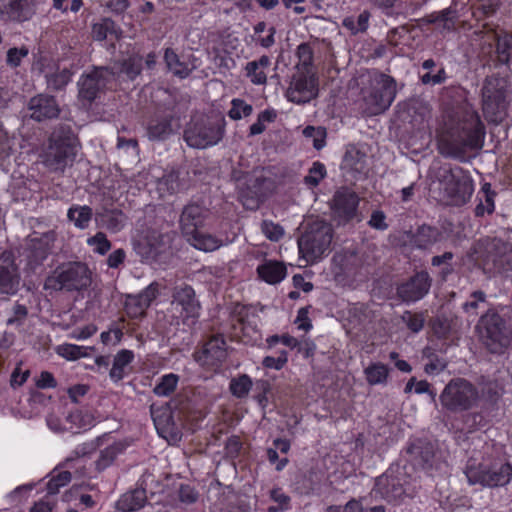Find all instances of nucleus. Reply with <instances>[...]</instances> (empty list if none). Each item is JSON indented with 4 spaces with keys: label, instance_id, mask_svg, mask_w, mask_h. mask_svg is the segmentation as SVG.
<instances>
[{
    "label": "nucleus",
    "instance_id": "25",
    "mask_svg": "<svg viewBox=\"0 0 512 512\" xmlns=\"http://www.w3.org/2000/svg\"><path fill=\"white\" fill-rule=\"evenodd\" d=\"M30 117L38 122L59 116L60 108L56 99L48 94H38L28 102Z\"/></svg>",
    "mask_w": 512,
    "mask_h": 512
},
{
    "label": "nucleus",
    "instance_id": "20",
    "mask_svg": "<svg viewBox=\"0 0 512 512\" xmlns=\"http://www.w3.org/2000/svg\"><path fill=\"white\" fill-rule=\"evenodd\" d=\"M359 196L351 189L342 187L333 196L331 210L338 224H347L357 217Z\"/></svg>",
    "mask_w": 512,
    "mask_h": 512
},
{
    "label": "nucleus",
    "instance_id": "64",
    "mask_svg": "<svg viewBox=\"0 0 512 512\" xmlns=\"http://www.w3.org/2000/svg\"><path fill=\"white\" fill-rule=\"evenodd\" d=\"M362 506L360 502L352 499L344 506L333 505L327 508V512H361Z\"/></svg>",
    "mask_w": 512,
    "mask_h": 512
},
{
    "label": "nucleus",
    "instance_id": "41",
    "mask_svg": "<svg viewBox=\"0 0 512 512\" xmlns=\"http://www.w3.org/2000/svg\"><path fill=\"white\" fill-rule=\"evenodd\" d=\"M366 380L370 385L383 384L386 382L389 368L383 363H372L364 370Z\"/></svg>",
    "mask_w": 512,
    "mask_h": 512
},
{
    "label": "nucleus",
    "instance_id": "23",
    "mask_svg": "<svg viewBox=\"0 0 512 512\" xmlns=\"http://www.w3.org/2000/svg\"><path fill=\"white\" fill-rule=\"evenodd\" d=\"M209 216V210L197 203L190 202L186 204L179 217V227L185 237L195 233L204 226L206 219Z\"/></svg>",
    "mask_w": 512,
    "mask_h": 512
},
{
    "label": "nucleus",
    "instance_id": "15",
    "mask_svg": "<svg viewBox=\"0 0 512 512\" xmlns=\"http://www.w3.org/2000/svg\"><path fill=\"white\" fill-rule=\"evenodd\" d=\"M232 177L237 183L239 199L243 206L250 210L257 209L264 196L262 185L265 179L237 171L232 173Z\"/></svg>",
    "mask_w": 512,
    "mask_h": 512
},
{
    "label": "nucleus",
    "instance_id": "59",
    "mask_svg": "<svg viewBox=\"0 0 512 512\" xmlns=\"http://www.w3.org/2000/svg\"><path fill=\"white\" fill-rule=\"evenodd\" d=\"M50 253V248L48 247L47 243H43L42 241H39L37 244L34 245L33 250L30 255V261L29 263L39 265L44 259L47 258L48 254Z\"/></svg>",
    "mask_w": 512,
    "mask_h": 512
},
{
    "label": "nucleus",
    "instance_id": "1",
    "mask_svg": "<svg viewBox=\"0 0 512 512\" xmlns=\"http://www.w3.org/2000/svg\"><path fill=\"white\" fill-rule=\"evenodd\" d=\"M485 127L478 113L471 109L447 115L438 133V150L445 157L463 159L470 150L480 149Z\"/></svg>",
    "mask_w": 512,
    "mask_h": 512
},
{
    "label": "nucleus",
    "instance_id": "28",
    "mask_svg": "<svg viewBox=\"0 0 512 512\" xmlns=\"http://www.w3.org/2000/svg\"><path fill=\"white\" fill-rule=\"evenodd\" d=\"M34 0H0V12L10 20L23 22L35 13Z\"/></svg>",
    "mask_w": 512,
    "mask_h": 512
},
{
    "label": "nucleus",
    "instance_id": "7",
    "mask_svg": "<svg viewBox=\"0 0 512 512\" xmlns=\"http://www.w3.org/2000/svg\"><path fill=\"white\" fill-rule=\"evenodd\" d=\"M477 327L481 342L490 353L503 354L510 346L511 331L495 310L490 309L482 315Z\"/></svg>",
    "mask_w": 512,
    "mask_h": 512
},
{
    "label": "nucleus",
    "instance_id": "18",
    "mask_svg": "<svg viewBox=\"0 0 512 512\" xmlns=\"http://www.w3.org/2000/svg\"><path fill=\"white\" fill-rule=\"evenodd\" d=\"M405 475L399 468H390L376 479L374 492L387 502H398L405 495Z\"/></svg>",
    "mask_w": 512,
    "mask_h": 512
},
{
    "label": "nucleus",
    "instance_id": "8",
    "mask_svg": "<svg viewBox=\"0 0 512 512\" xmlns=\"http://www.w3.org/2000/svg\"><path fill=\"white\" fill-rule=\"evenodd\" d=\"M396 93V81L393 77L383 73L375 75L363 98V113L375 116L385 112L394 101Z\"/></svg>",
    "mask_w": 512,
    "mask_h": 512
},
{
    "label": "nucleus",
    "instance_id": "12",
    "mask_svg": "<svg viewBox=\"0 0 512 512\" xmlns=\"http://www.w3.org/2000/svg\"><path fill=\"white\" fill-rule=\"evenodd\" d=\"M481 260L489 270L500 271L511 267L512 248L497 238L485 239L482 242Z\"/></svg>",
    "mask_w": 512,
    "mask_h": 512
},
{
    "label": "nucleus",
    "instance_id": "31",
    "mask_svg": "<svg viewBox=\"0 0 512 512\" xmlns=\"http://www.w3.org/2000/svg\"><path fill=\"white\" fill-rule=\"evenodd\" d=\"M147 501L146 490L136 488L123 494L116 503L120 512H132L141 509Z\"/></svg>",
    "mask_w": 512,
    "mask_h": 512
},
{
    "label": "nucleus",
    "instance_id": "22",
    "mask_svg": "<svg viewBox=\"0 0 512 512\" xmlns=\"http://www.w3.org/2000/svg\"><path fill=\"white\" fill-rule=\"evenodd\" d=\"M431 282L432 279L426 271L417 272L397 287V296L403 302H416L429 292Z\"/></svg>",
    "mask_w": 512,
    "mask_h": 512
},
{
    "label": "nucleus",
    "instance_id": "49",
    "mask_svg": "<svg viewBox=\"0 0 512 512\" xmlns=\"http://www.w3.org/2000/svg\"><path fill=\"white\" fill-rule=\"evenodd\" d=\"M326 176V168L321 162H314L304 177V183L310 187H316Z\"/></svg>",
    "mask_w": 512,
    "mask_h": 512
},
{
    "label": "nucleus",
    "instance_id": "51",
    "mask_svg": "<svg viewBox=\"0 0 512 512\" xmlns=\"http://www.w3.org/2000/svg\"><path fill=\"white\" fill-rule=\"evenodd\" d=\"M305 137L313 139V146L316 150H320L325 146L326 129L323 127L307 126L303 130Z\"/></svg>",
    "mask_w": 512,
    "mask_h": 512
},
{
    "label": "nucleus",
    "instance_id": "61",
    "mask_svg": "<svg viewBox=\"0 0 512 512\" xmlns=\"http://www.w3.org/2000/svg\"><path fill=\"white\" fill-rule=\"evenodd\" d=\"M428 357L430 362L427 363L424 367L426 373L432 374L435 372H441L446 369L448 362L445 359L439 358L435 354H430Z\"/></svg>",
    "mask_w": 512,
    "mask_h": 512
},
{
    "label": "nucleus",
    "instance_id": "52",
    "mask_svg": "<svg viewBox=\"0 0 512 512\" xmlns=\"http://www.w3.org/2000/svg\"><path fill=\"white\" fill-rule=\"evenodd\" d=\"M231 104H232V107L228 114H229V117L233 120H239L242 117H247V116L251 115V113L253 111L252 106L250 104H247L242 99H233Z\"/></svg>",
    "mask_w": 512,
    "mask_h": 512
},
{
    "label": "nucleus",
    "instance_id": "5",
    "mask_svg": "<svg viewBox=\"0 0 512 512\" xmlns=\"http://www.w3.org/2000/svg\"><path fill=\"white\" fill-rule=\"evenodd\" d=\"M224 132V118L199 116L190 121L184 130L183 137L188 146L205 149L221 141Z\"/></svg>",
    "mask_w": 512,
    "mask_h": 512
},
{
    "label": "nucleus",
    "instance_id": "13",
    "mask_svg": "<svg viewBox=\"0 0 512 512\" xmlns=\"http://www.w3.org/2000/svg\"><path fill=\"white\" fill-rule=\"evenodd\" d=\"M171 309L183 323L198 317L200 302L192 286L181 283L173 288Z\"/></svg>",
    "mask_w": 512,
    "mask_h": 512
},
{
    "label": "nucleus",
    "instance_id": "16",
    "mask_svg": "<svg viewBox=\"0 0 512 512\" xmlns=\"http://www.w3.org/2000/svg\"><path fill=\"white\" fill-rule=\"evenodd\" d=\"M470 484H481L487 487L504 486L512 478V465L502 464L499 468L488 469L486 467H468L465 471Z\"/></svg>",
    "mask_w": 512,
    "mask_h": 512
},
{
    "label": "nucleus",
    "instance_id": "2",
    "mask_svg": "<svg viewBox=\"0 0 512 512\" xmlns=\"http://www.w3.org/2000/svg\"><path fill=\"white\" fill-rule=\"evenodd\" d=\"M333 237L334 229L328 221L319 218L305 220L297 240L300 260L305 265L319 262L330 253Z\"/></svg>",
    "mask_w": 512,
    "mask_h": 512
},
{
    "label": "nucleus",
    "instance_id": "17",
    "mask_svg": "<svg viewBox=\"0 0 512 512\" xmlns=\"http://www.w3.org/2000/svg\"><path fill=\"white\" fill-rule=\"evenodd\" d=\"M151 416L158 434L169 443L175 444L182 438L181 423L174 419L172 408L169 404L150 407Z\"/></svg>",
    "mask_w": 512,
    "mask_h": 512
},
{
    "label": "nucleus",
    "instance_id": "19",
    "mask_svg": "<svg viewBox=\"0 0 512 512\" xmlns=\"http://www.w3.org/2000/svg\"><path fill=\"white\" fill-rule=\"evenodd\" d=\"M317 93V83L312 72L296 71L292 76L286 96L291 102L304 104L314 99Z\"/></svg>",
    "mask_w": 512,
    "mask_h": 512
},
{
    "label": "nucleus",
    "instance_id": "50",
    "mask_svg": "<svg viewBox=\"0 0 512 512\" xmlns=\"http://www.w3.org/2000/svg\"><path fill=\"white\" fill-rule=\"evenodd\" d=\"M72 475L69 471H62L56 476H53L47 483V492L49 495H55L59 492L61 487L70 483Z\"/></svg>",
    "mask_w": 512,
    "mask_h": 512
},
{
    "label": "nucleus",
    "instance_id": "45",
    "mask_svg": "<svg viewBox=\"0 0 512 512\" xmlns=\"http://www.w3.org/2000/svg\"><path fill=\"white\" fill-rule=\"evenodd\" d=\"M313 54V49L309 43H301L296 51V55L299 59L296 65V71H311Z\"/></svg>",
    "mask_w": 512,
    "mask_h": 512
},
{
    "label": "nucleus",
    "instance_id": "11",
    "mask_svg": "<svg viewBox=\"0 0 512 512\" xmlns=\"http://www.w3.org/2000/svg\"><path fill=\"white\" fill-rule=\"evenodd\" d=\"M181 127L180 116L176 111V102L171 99L157 106L146 127V135L151 141H165Z\"/></svg>",
    "mask_w": 512,
    "mask_h": 512
},
{
    "label": "nucleus",
    "instance_id": "35",
    "mask_svg": "<svg viewBox=\"0 0 512 512\" xmlns=\"http://www.w3.org/2000/svg\"><path fill=\"white\" fill-rule=\"evenodd\" d=\"M186 238L193 247L205 252H212L222 246L221 239L211 234L202 233L199 230L188 235Z\"/></svg>",
    "mask_w": 512,
    "mask_h": 512
},
{
    "label": "nucleus",
    "instance_id": "58",
    "mask_svg": "<svg viewBox=\"0 0 512 512\" xmlns=\"http://www.w3.org/2000/svg\"><path fill=\"white\" fill-rule=\"evenodd\" d=\"M52 6L56 10L66 13L71 11L77 13L83 6L82 0H52Z\"/></svg>",
    "mask_w": 512,
    "mask_h": 512
},
{
    "label": "nucleus",
    "instance_id": "10",
    "mask_svg": "<svg viewBox=\"0 0 512 512\" xmlns=\"http://www.w3.org/2000/svg\"><path fill=\"white\" fill-rule=\"evenodd\" d=\"M477 388L464 378H454L443 389L441 405L451 412H461L474 406L478 400Z\"/></svg>",
    "mask_w": 512,
    "mask_h": 512
},
{
    "label": "nucleus",
    "instance_id": "54",
    "mask_svg": "<svg viewBox=\"0 0 512 512\" xmlns=\"http://www.w3.org/2000/svg\"><path fill=\"white\" fill-rule=\"evenodd\" d=\"M87 244L94 248L100 255L106 254L111 249V242L103 232H98L93 237L87 239Z\"/></svg>",
    "mask_w": 512,
    "mask_h": 512
},
{
    "label": "nucleus",
    "instance_id": "38",
    "mask_svg": "<svg viewBox=\"0 0 512 512\" xmlns=\"http://www.w3.org/2000/svg\"><path fill=\"white\" fill-rule=\"evenodd\" d=\"M181 189V182L179 178V172L172 170L165 173L157 181V190L161 195L168 194L172 195L179 192Z\"/></svg>",
    "mask_w": 512,
    "mask_h": 512
},
{
    "label": "nucleus",
    "instance_id": "46",
    "mask_svg": "<svg viewBox=\"0 0 512 512\" xmlns=\"http://www.w3.org/2000/svg\"><path fill=\"white\" fill-rule=\"evenodd\" d=\"M178 381L179 377L176 374L164 375L154 387L153 392L158 396H169L175 391Z\"/></svg>",
    "mask_w": 512,
    "mask_h": 512
},
{
    "label": "nucleus",
    "instance_id": "24",
    "mask_svg": "<svg viewBox=\"0 0 512 512\" xmlns=\"http://www.w3.org/2000/svg\"><path fill=\"white\" fill-rule=\"evenodd\" d=\"M20 274L14 255L9 251L0 254V293L15 294L18 290Z\"/></svg>",
    "mask_w": 512,
    "mask_h": 512
},
{
    "label": "nucleus",
    "instance_id": "21",
    "mask_svg": "<svg viewBox=\"0 0 512 512\" xmlns=\"http://www.w3.org/2000/svg\"><path fill=\"white\" fill-rule=\"evenodd\" d=\"M227 358V347L222 335L209 338L202 349L194 353V359L202 366L219 367Z\"/></svg>",
    "mask_w": 512,
    "mask_h": 512
},
{
    "label": "nucleus",
    "instance_id": "27",
    "mask_svg": "<svg viewBox=\"0 0 512 512\" xmlns=\"http://www.w3.org/2000/svg\"><path fill=\"white\" fill-rule=\"evenodd\" d=\"M407 454L409 455V461L414 467L422 470H428L432 467L435 453L431 443L416 440L408 446Z\"/></svg>",
    "mask_w": 512,
    "mask_h": 512
},
{
    "label": "nucleus",
    "instance_id": "40",
    "mask_svg": "<svg viewBox=\"0 0 512 512\" xmlns=\"http://www.w3.org/2000/svg\"><path fill=\"white\" fill-rule=\"evenodd\" d=\"M100 224L112 232L120 231L124 225L126 217L119 210L106 211L99 215Z\"/></svg>",
    "mask_w": 512,
    "mask_h": 512
},
{
    "label": "nucleus",
    "instance_id": "26",
    "mask_svg": "<svg viewBox=\"0 0 512 512\" xmlns=\"http://www.w3.org/2000/svg\"><path fill=\"white\" fill-rule=\"evenodd\" d=\"M157 295V283H151L137 295H128L125 301V310L127 315L131 318L142 317L152 301L156 299Z\"/></svg>",
    "mask_w": 512,
    "mask_h": 512
},
{
    "label": "nucleus",
    "instance_id": "9",
    "mask_svg": "<svg viewBox=\"0 0 512 512\" xmlns=\"http://www.w3.org/2000/svg\"><path fill=\"white\" fill-rule=\"evenodd\" d=\"M91 283L88 267L79 262L68 263L56 269L52 275L46 278L44 288L46 290H81Z\"/></svg>",
    "mask_w": 512,
    "mask_h": 512
},
{
    "label": "nucleus",
    "instance_id": "30",
    "mask_svg": "<svg viewBox=\"0 0 512 512\" xmlns=\"http://www.w3.org/2000/svg\"><path fill=\"white\" fill-rule=\"evenodd\" d=\"M341 169L354 178L367 173V155L354 145H348L341 162Z\"/></svg>",
    "mask_w": 512,
    "mask_h": 512
},
{
    "label": "nucleus",
    "instance_id": "48",
    "mask_svg": "<svg viewBox=\"0 0 512 512\" xmlns=\"http://www.w3.org/2000/svg\"><path fill=\"white\" fill-rule=\"evenodd\" d=\"M401 319L406 324L408 329H410L414 333H418L424 327L425 313H413L411 311H405L402 314Z\"/></svg>",
    "mask_w": 512,
    "mask_h": 512
},
{
    "label": "nucleus",
    "instance_id": "60",
    "mask_svg": "<svg viewBox=\"0 0 512 512\" xmlns=\"http://www.w3.org/2000/svg\"><path fill=\"white\" fill-rule=\"evenodd\" d=\"M28 55V48L21 47V48H10L7 51V64L11 67H17L20 65V62L22 58L26 57Z\"/></svg>",
    "mask_w": 512,
    "mask_h": 512
},
{
    "label": "nucleus",
    "instance_id": "14",
    "mask_svg": "<svg viewBox=\"0 0 512 512\" xmlns=\"http://www.w3.org/2000/svg\"><path fill=\"white\" fill-rule=\"evenodd\" d=\"M115 71L107 66L95 67L91 72L83 75L78 83L79 97L92 102L108 84L115 81Z\"/></svg>",
    "mask_w": 512,
    "mask_h": 512
},
{
    "label": "nucleus",
    "instance_id": "57",
    "mask_svg": "<svg viewBox=\"0 0 512 512\" xmlns=\"http://www.w3.org/2000/svg\"><path fill=\"white\" fill-rule=\"evenodd\" d=\"M12 316H10L6 324L7 326H21L28 316V309L25 305L16 303L12 309Z\"/></svg>",
    "mask_w": 512,
    "mask_h": 512
},
{
    "label": "nucleus",
    "instance_id": "53",
    "mask_svg": "<svg viewBox=\"0 0 512 512\" xmlns=\"http://www.w3.org/2000/svg\"><path fill=\"white\" fill-rule=\"evenodd\" d=\"M454 258V254L450 251L444 252L442 255L433 256L431 259V264L434 267L443 266L441 271L442 277L445 278L447 275L453 272L452 260Z\"/></svg>",
    "mask_w": 512,
    "mask_h": 512
},
{
    "label": "nucleus",
    "instance_id": "56",
    "mask_svg": "<svg viewBox=\"0 0 512 512\" xmlns=\"http://www.w3.org/2000/svg\"><path fill=\"white\" fill-rule=\"evenodd\" d=\"M263 234L271 241H278L284 235V229L279 224L264 220L261 224Z\"/></svg>",
    "mask_w": 512,
    "mask_h": 512
},
{
    "label": "nucleus",
    "instance_id": "44",
    "mask_svg": "<svg viewBox=\"0 0 512 512\" xmlns=\"http://www.w3.org/2000/svg\"><path fill=\"white\" fill-rule=\"evenodd\" d=\"M123 451V445L121 443H115L107 448H105L103 451H101V454L96 461V468L101 471L109 467L116 457Z\"/></svg>",
    "mask_w": 512,
    "mask_h": 512
},
{
    "label": "nucleus",
    "instance_id": "37",
    "mask_svg": "<svg viewBox=\"0 0 512 512\" xmlns=\"http://www.w3.org/2000/svg\"><path fill=\"white\" fill-rule=\"evenodd\" d=\"M134 358V354L130 350L119 351L113 360V366L110 370V377L113 381L118 382L124 377V369L128 366Z\"/></svg>",
    "mask_w": 512,
    "mask_h": 512
},
{
    "label": "nucleus",
    "instance_id": "55",
    "mask_svg": "<svg viewBox=\"0 0 512 512\" xmlns=\"http://www.w3.org/2000/svg\"><path fill=\"white\" fill-rule=\"evenodd\" d=\"M57 352L60 356L68 360H76L86 356L85 347L77 346L74 344H64L57 348Z\"/></svg>",
    "mask_w": 512,
    "mask_h": 512
},
{
    "label": "nucleus",
    "instance_id": "43",
    "mask_svg": "<svg viewBox=\"0 0 512 512\" xmlns=\"http://www.w3.org/2000/svg\"><path fill=\"white\" fill-rule=\"evenodd\" d=\"M47 87L52 90L63 89L71 79V72L69 69H56L54 72L45 74Z\"/></svg>",
    "mask_w": 512,
    "mask_h": 512
},
{
    "label": "nucleus",
    "instance_id": "3",
    "mask_svg": "<svg viewBox=\"0 0 512 512\" xmlns=\"http://www.w3.org/2000/svg\"><path fill=\"white\" fill-rule=\"evenodd\" d=\"M78 139L70 127L59 126L49 138V145L43 154V163L51 171H63L74 161Z\"/></svg>",
    "mask_w": 512,
    "mask_h": 512
},
{
    "label": "nucleus",
    "instance_id": "34",
    "mask_svg": "<svg viewBox=\"0 0 512 512\" xmlns=\"http://www.w3.org/2000/svg\"><path fill=\"white\" fill-rule=\"evenodd\" d=\"M270 58L266 55L261 56L256 61L248 62L245 66L246 75L255 85H264L267 82V75L264 72L270 66Z\"/></svg>",
    "mask_w": 512,
    "mask_h": 512
},
{
    "label": "nucleus",
    "instance_id": "32",
    "mask_svg": "<svg viewBox=\"0 0 512 512\" xmlns=\"http://www.w3.org/2000/svg\"><path fill=\"white\" fill-rule=\"evenodd\" d=\"M490 32L496 41L497 63L507 65L512 59V34L504 30L497 32L491 29Z\"/></svg>",
    "mask_w": 512,
    "mask_h": 512
},
{
    "label": "nucleus",
    "instance_id": "29",
    "mask_svg": "<svg viewBox=\"0 0 512 512\" xmlns=\"http://www.w3.org/2000/svg\"><path fill=\"white\" fill-rule=\"evenodd\" d=\"M406 238L413 248L427 250L441 240L442 233L438 228L424 224L415 232H407Z\"/></svg>",
    "mask_w": 512,
    "mask_h": 512
},
{
    "label": "nucleus",
    "instance_id": "42",
    "mask_svg": "<svg viewBox=\"0 0 512 512\" xmlns=\"http://www.w3.org/2000/svg\"><path fill=\"white\" fill-rule=\"evenodd\" d=\"M92 209L89 206H75L68 210V219L80 229L88 226L92 218Z\"/></svg>",
    "mask_w": 512,
    "mask_h": 512
},
{
    "label": "nucleus",
    "instance_id": "47",
    "mask_svg": "<svg viewBox=\"0 0 512 512\" xmlns=\"http://www.w3.org/2000/svg\"><path fill=\"white\" fill-rule=\"evenodd\" d=\"M252 387L251 378L243 374L238 378H234L230 382V390L231 393L237 398H243L248 395L250 389Z\"/></svg>",
    "mask_w": 512,
    "mask_h": 512
},
{
    "label": "nucleus",
    "instance_id": "62",
    "mask_svg": "<svg viewBox=\"0 0 512 512\" xmlns=\"http://www.w3.org/2000/svg\"><path fill=\"white\" fill-rule=\"evenodd\" d=\"M447 78L446 71L442 67L436 74H432L430 71L426 72L421 76V82L424 85H438L443 83Z\"/></svg>",
    "mask_w": 512,
    "mask_h": 512
},
{
    "label": "nucleus",
    "instance_id": "39",
    "mask_svg": "<svg viewBox=\"0 0 512 512\" xmlns=\"http://www.w3.org/2000/svg\"><path fill=\"white\" fill-rule=\"evenodd\" d=\"M164 60L168 69L179 78H186L191 73V69L187 64L180 61L178 55L172 48H166Z\"/></svg>",
    "mask_w": 512,
    "mask_h": 512
},
{
    "label": "nucleus",
    "instance_id": "33",
    "mask_svg": "<svg viewBox=\"0 0 512 512\" xmlns=\"http://www.w3.org/2000/svg\"><path fill=\"white\" fill-rule=\"evenodd\" d=\"M143 66V59L139 55H133L122 62H115L112 66H107L115 71V79L121 74H125L128 79L134 80L140 75Z\"/></svg>",
    "mask_w": 512,
    "mask_h": 512
},
{
    "label": "nucleus",
    "instance_id": "36",
    "mask_svg": "<svg viewBox=\"0 0 512 512\" xmlns=\"http://www.w3.org/2000/svg\"><path fill=\"white\" fill-rule=\"evenodd\" d=\"M259 276L270 284L280 282L286 275V267L278 262H268L258 267Z\"/></svg>",
    "mask_w": 512,
    "mask_h": 512
},
{
    "label": "nucleus",
    "instance_id": "6",
    "mask_svg": "<svg viewBox=\"0 0 512 512\" xmlns=\"http://www.w3.org/2000/svg\"><path fill=\"white\" fill-rule=\"evenodd\" d=\"M508 79L498 75L486 77L482 88V109L489 122L500 123L507 115Z\"/></svg>",
    "mask_w": 512,
    "mask_h": 512
},
{
    "label": "nucleus",
    "instance_id": "4",
    "mask_svg": "<svg viewBox=\"0 0 512 512\" xmlns=\"http://www.w3.org/2000/svg\"><path fill=\"white\" fill-rule=\"evenodd\" d=\"M437 179L442 199L447 204L461 206L469 201L473 192V184L462 168L442 166L437 172Z\"/></svg>",
    "mask_w": 512,
    "mask_h": 512
},
{
    "label": "nucleus",
    "instance_id": "63",
    "mask_svg": "<svg viewBox=\"0 0 512 512\" xmlns=\"http://www.w3.org/2000/svg\"><path fill=\"white\" fill-rule=\"evenodd\" d=\"M480 199L479 204L475 208V215L478 217L484 216L485 213L491 214L494 211V198L493 194H487L486 197Z\"/></svg>",
    "mask_w": 512,
    "mask_h": 512
}]
</instances>
